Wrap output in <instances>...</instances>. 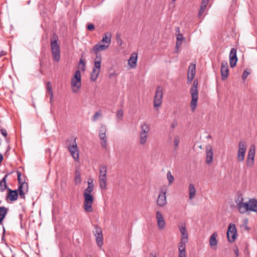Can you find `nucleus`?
Masks as SVG:
<instances>
[{
	"mask_svg": "<svg viewBox=\"0 0 257 257\" xmlns=\"http://www.w3.org/2000/svg\"><path fill=\"white\" fill-rule=\"evenodd\" d=\"M95 60H97L98 61H99L100 62H101V59L100 54H98V53L96 54V58Z\"/></svg>",
	"mask_w": 257,
	"mask_h": 257,
	"instance_id": "nucleus-52",
	"label": "nucleus"
},
{
	"mask_svg": "<svg viewBox=\"0 0 257 257\" xmlns=\"http://www.w3.org/2000/svg\"><path fill=\"white\" fill-rule=\"evenodd\" d=\"M75 182L76 184H79L81 182L80 175L79 173L78 174L76 173V176L75 178Z\"/></svg>",
	"mask_w": 257,
	"mask_h": 257,
	"instance_id": "nucleus-43",
	"label": "nucleus"
},
{
	"mask_svg": "<svg viewBox=\"0 0 257 257\" xmlns=\"http://www.w3.org/2000/svg\"><path fill=\"white\" fill-rule=\"evenodd\" d=\"M86 257H92V256L91 255H87L86 256Z\"/></svg>",
	"mask_w": 257,
	"mask_h": 257,
	"instance_id": "nucleus-62",
	"label": "nucleus"
},
{
	"mask_svg": "<svg viewBox=\"0 0 257 257\" xmlns=\"http://www.w3.org/2000/svg\"><path fill=\"white\" fill-rule=\"evenodd\" d=\"M207 6V4H205L202 3L199 13H198L199 16H200L203 14L204 10L206 9Z\"/></svg>",
	"mask_w": 257,
	"mask_h": 257,
	"instance_id": "nucleus-38",
	"label": "nucleus"
},
{
	"mask_svg": "<svg viewBox=\"0 0 257 257\" xmlns=\"http://www.w3.org/2000/svg\"><path fill=\"white\" fill-rule=\"evenodd\" d=\"M227 236L229 242H233L237 236V231L235 226H228Z\"/></svg>",
	"mask_w": 257,
	"mask_h": 257,
	"instance_id": "nucleus-13",
	"label": "nucleus"
},
{
	"mask_svg": "<svg viewBox=\"0 0 257 257\" xmlns=\"http://www.w3.org/2000/svg\"><path fill=\"white\" fill-rule=\"evenodd\" d=\"M1 132L2 134L3 135V136H4L5 138L7 137V131L5 129L2 128L1 130Z\"/></svg>",
	"mask_w": 257,
	"mask_h": 257,
	"instance_id": "nucleus-49",
	"label": "nucleus"
},
{
	"mask_svg": "<svg viewBox=\"0 0 257 257\" xmlns=\"http://www.w3.org/2000/svg\"><path fill=\"white\" fill-rule=\"evenodd\" d=\"M217 233L216 232H213L210 238H209V245L212 248L216 249L217 245Z\"/></svg>",
	"mask_w": 257,
	"mask_h": 257,
	"instance_id": "nucleus-21",
	"label": "nucleus"
},
{
	"mask_svg": "<svg viewBox=\"0 0 257 257\" xmlns=\"http://www.w3.org/2000/svg\"><path fill=\"white\" fill-rule=\"evenodd\" d=\"M156 257V253L154 252H152L150 253V257Z\"/></svg>",
	"mask_w": 257,
	"mask_h": 257,
	"instance_id": "nucleus-54",
	"label": "nucleus"
},
{
	"mask_svg": "<svg viewBox=\"0 0 257 257\" xmlns=\"http://www.w3.org/2000/svg\"><path fill=\"white\" fill-rule=\"evenodd\" d=\"M81 73L79 70H77L73 77L72 78L71 86L72 91L76 93L81 86Z\"/></svg>",
	"mask_w": 257,
	"mask_h": 257,
	"instance_id": "nucleus-5",
	"label": "nucleus"
},
{
	"mask_svg": "<svg viewBox=\"0 0 257 257\" xmlns=\"http://www.w3.org/2000/svg\"><path fill=\"white\" fill-rule=\"evenodd\" d=\"M137 54L136 53H133L128 61V65L132 68H135L137 66Z\"/></svg>",
	"mask_w": 257,
	"mask_h": 257,
	"instance_id": "nucleus-23",
	"label": "nucleus"
},
{
	"mask_svg": "<svg viewBox=\"0 0 257 257\" xmlns=\"http://www.w3.org/2000/svg\"><path fill=\"white\" fill-rule=\"evenodd\" d=\"M99 186L102 189L106 188V176H99Z\"/></svg>",
	"mask_w": 257,
	"mask_h": 257,
	"instance_id": "nucleus-28",
	"label": "nucleus"
},
{
	"mask_svg": "<svg viewBox=\"0 0 257 257\" xmlns=\"http://www.w3.org/2000/svg\"><path fill=\"white\" fill-rule=\"evenodd\" d=\"M68 149L73 159L75 160H77L79 159V151L75 139H74L72 145H69L68 146Z\"/></svg>",
	"mask_w": 257,
	"mask_h": 257,
	"instance_id": "nucleus-11",
	"label": "nucleus"
},
{
	"mask_svg": "<svg viewBox=\"0 0 257 257\" xmlns=\"http://www.w3.org/2000/svg\"><path fill=\"white\" fill-rule=\"evenodd\" d=\"M107 167L105 165H102L99 167V176H106Z\"/></svg>",
	"mask_w": 257,
	"mask_h": 257,
	"instance_id": "nucleus-33",
	"label": "nucleus"
},
{
	"mask_svg": "<svg viewBox=\"0 0 257 257\" xmlns=\"http://www.w3.org/2000/svg\"><path fill=\"white\" fill-rule=\"evenodd\" d=\"M93 68L98 69L100 70L101 69V62L97 60H95L94 66Z\"/></svg>",
	"mask_w": 257,
	"mask_h": 257,
	"instance_id": "nucleus-41",
	"label": "nucleus"
},
{
	"mask_svg": "<svg viewBox=\"0 0 257 257\" xmlns=\"http://www.w3.org/2000/svg\"><path fill=\"white\" fill-rule=\"evenodd\" d=\"M244 223L245 224H247V223H248V219H247V218H245V219H244Z\"/></svg>",
	"mask_w": 257,
	"mask_h": 257,
	"instance_id": "nucleus-58",
	"label": "nucleus"
},
{
	"mask_svg": "<svg viewBox=\"0 0 257 257\" xmlns=\"http://www.w3.org/2000/svg\"><path fill=\"white\" fill-rule=\"evenodd\" d=\"M100 70L93 68L92 71L90 75V79L92 81H95L97 79Z\"/></svg>",
	"mask_w": 257,
	"mask_h": 257,
	"instance_id": "nucleus-27",
	"label": "nucleus"
},
{
	"mask_svg": "<svg viewBox=\"0 0 257 257\" xmlns=\"http://www.w3.org/2000/svg\"><path fill=\"white\" fill-rule=\"evenodd\" d=\"M237 58L236 56V50L234 48L231 49L229 53V63L231 68H233L236 64Z\"/></svg>",
	"mask_w": 257,
	"mask_h": 257,
	"instance_id": "nucleus-15",
	"label": "nucleus"
},
{
	"mask_svg": "<svg viewBox=\"0 0 257 257\" xmlns=\"http://www.w3.org/2000/svg\"><path fill=\"white\" fill-rule=\"evenodd\" d=\"M67 257H73V256H72V255L70 254V255H68Z\"/></svg>",
	"mask_w": 257,
	"mask_h": 257,
	"instance_id": "nucleus-61",
	"label": "nucleus"
},
{
	"mask_svg": "<svg viewBox=\"0 0 257 257\" xmlns=\"http://www.w3.org/2000/svg\"><path fill=\"white\" fill-rule=\"evenodd\" d=\"M108 47V46L105 44H101L99 43L94 45L91 50V53L97 54L99 52L104 50Z\"/></svg>",
	"mask_w": 257,
	"mask_h": 257,
	"instance_id": "nucleus-19",
	"label": "nucleus"
},
{
	"mask_svg": "<svg viewBox=\"0 0 257 257\" xmlns=\"http://www.w3.org/2000/svg\"><path fill=\"white\" fill-rule=\"evenodd\" d=\"M175 30L177 32L179 33L180 32V28L179 27L176 28Z\"/></svg>",
	"mask_w": 257,
	"mask_h": 257,
	"instance_id": "nucleus-57",
	"label": "nucleus"
},
{
	"mask_svg": "<svg viewBox=\"0 0 257 257\" xmlns=\"http://www.w3.org/2000/svg\"><path fill=\"white\" fill-rule=\"evenodd\" d=\"M87 28L89 31H93L94 30V26L92 24H89L87 25Z\"/></svg>",
	"mask_w": 257,
	"mask_h": 257,
	"instance_id": "nucleus-47",
	"label": "nucleus"
},
{
	"mask_svg": "<svg viewBox=\"0 0 257 257\" xmlns=\"http://www.w3.org/2000/svg\"><path fill=\"white\" fill-rule=\"evenodd\" d=\"M167 188L165 186L160 188L159 190V194L157 200V204L160 207L165 206L167 203L166 192Z\"/></svg>",
	"mask_w": 257,
	"mask_h": 257,
	"instance_id": "nucleus-7",
	"label": "nucleus"
},
{
	"mask_svg": "<svg viewBox=\"0 0 257 257\" xmlns=\"http://www.w3.org/2000/svg\"><path fill=\"white\" fill-rule=\"evenodd\" d=\"M209 1V0H202V3L208 5Z\"/></svg>",
	"mask_w": 257,
	"mask_h": 257,
	"instance_id": "nucleus-55",
	"label": "nucleus"
},
{
	"mask_svg": "<svg viewBox=\"0 0 257 257\" xmlns=\"http://www.w3.org/2000/svg\"><path fill=\"white\" fill-rule=\"evenodd\" d=\"M157 218L158 225H161L162 223H164L163 216L159 212H157Z\"/></svg>",
	"mask_w": 257,
	"mask_h": 257,
	"instance_id": "nucleus-35",
	"label": "nucleus"
},
{
	"mask_svg": "<svg viewBox=\"0 0 257 257\" xmlns=\"http://www.w3.org/2000/svg\"><path fill=\"white\" fill-rule=\"evenodd\" d=\"M106 127L105 125H101L99 128V134H106Z\"/></svg>",
	"mask_w": 257,
	"mask_h": 257,
	"instance_id": "nucleus-42",
	"label": "nucleus"
},
{
	"mask_svg": "<svg viewBox=\"0 0 257 257\" xmlns=\"http://www.w3.org/2000/svg\"><path fill=\"white\" fill-rule=\"evenodd\" d=\"M233 251L235 254L236 255V257H238L239 255V249L237 246H235L233 248Z\"/></svg>",
	"mask_w": 257,
	"mask_h": 257,
	"instance_id": "nucleus-48",
	"label": "nucleus"
},
{
	"mask_svg": "<svg viewBox=\"0 0 257 257\" xmlns=\"http://www.w3.org/2000/svg\"><path fill=\"white\" fill-rule=\"evenodd\" d=\"M140 133V144L145 145L147 141L148 133L150 130V126L147 123H144L141 125Z\"/></svg>",
	"mask_w": 257,
	"mask_h": 257,
	"instance_id": "nucleus-6",
	"label": "nucleus"
},
{
	"mask_svg": "<svg viewBox=\"0 0 257 257\" xmlns=\"http://www.w3.org/2000/svg\"><path fill=\"white\" fill-rule=\"evenodd\" d=\"M111 34L109 33H106L103 36L101 42L105 43L107 45L109 46L111 43Z\"/></svg>",
	"mask_w": 257,
	"mask_h": 257,
	"instance_id": "nucleus-31",
	"label": "nucleus"
},
{
	"mask_svg": "<svg viewBox=\"0 0 257 257\" xmlns=\"http://www.w3.org/2000/svg\"><path fill=\"white\" fill-rule=\"evenodd\" d=\"M10 174L8 173L6 174L4 178L2 180L0 181V191L3 192L4 190L7 189V178Z\"/></svg>",
	"mask_w": 257,
	"mask_h": 257,
	"instance_id": "nucleus-25",
	"label": "nucleus"
},
{
	"mask_svg": "<svg viewBox=\"0 0 257 257\" xmlns=\"http://www.w3.org/2000/svg\"><path fill=\"white\" fill-rule=\"evenodd\" d=\"M180 142V138L179 136L176 135L173 139V145L174 146V151L177 152L178 150L179 144Z\"/></svg>",
	"mask_w": 257,
	"mask_h": 257,
	"instance_id": "nucleus-32",
	"label": "nucleus"
},
{
	"mask_svg": "<svg viewBox=\"0 0 257 257\" xmlns=\"http://www.w3.org/2000/svg\"><path fill=\"white\" fill-rule=\"evenodd\" d=\"M181 44L182 43H180L179 42L176 43V49L177 51H178L179 49Z\"/></svg>",
	"mask_w": 257,
	"mask_h": 257,
	"instance_id": "nucleus-51",
	"label": "nucleus"
},
{
	"mask_svg": "<svg viewBox=\"0 0 257 257\" xmlns=\"http://www.w3.org/2000/svg\"><path fill=\"white\" fill-rule=\"evenodd\" d=\"M162 98L163 88L161 86H158L157 88L154 99V106L155 107L161 106L162 102Z\"/></svg>",
	"mask_w": 257,
	"mask_h": 257,
	"instance_id": "nucleus-9",
	"label": "nucleus"
},
{
	"mask_svg": "<svg viewBox=\"0 0 257 257\" xmlns=\"http://www.w3.org/2000/svg\"><path fill=\"white\" fill-rule=\"evenodd\" d=\"M180 231L182 235V238L180 242H183L186 243L188 241V232L185 226H181L180 228Z\"/></svg>",
	"mask_w": 257,
	"mask_h": 257,
	"instance_id": "nucleus-22",
	"label": "nucleus"
},
{
	"mask_svg": "<svg viewBox=\"0 0 257 257\" xmlns=\"http://www.w3.org/2000/svg\"><path fill=\"white\" fill-rule=\"evenodd\" d=\"M93 233L96 237V242L98 247H101L103 244L102 230L99 226H95Z\"/></svg>",
	"mask_w": 257,
	"mask_h": 257,
	"instance_id": "nucleus-10",
	"label": "nucleus"
},
{
	"mask_svg": "<svg viewBox=\"0 0 257 257\" xmlns=\"http://www.w3.org/2000/svg\"><path fill=\"white\" fill-rule=\"evenodd\" d=\"M8 193L7 194V198L11 201H16L18 198V190H12L10 188L8 189Z\"/></svg>",
	"mask_w": 257,
	"mask_h": 257,
	"instance_id": "nucleus-20",
	"label": "nucleus"
},
{
	"mask_svg": "<svg viewBox=\"0 0 257 257\" xmlns=\"http://www.w3.org/2000/svg\"><path fill=\"white\" fill-rule=\"evenodd\" d=\"M176 39H177L176 42H179L180 43H182V41L183 40L184 38H183V35L182 34H181L180 33H178L176 35Z\"/></svg>",
	"mask_w": 257,
	"mask_h": 257,
	"instance_id": "nucleus-44",
	"label": "nucleus"
},
{
	"mask_svg": "<svg viewBox=\"0 0 257 257\" xmlns=\"http://www.w3.org/2000/svg\"><path fill=\"white\" fill-rule=\"evenodd\" d=\"M239 211L244 213L248 211L257 212V200L254 198L250 199L247 202H243L242 196H238L236 200Z\"/></svg>",
	"mask_w": 257,
	"mask_h": 257,
	"instance_id": "nucleus-1",
	"label": "nucleus"
},
{
	"mask_svg": "<svg viewBox=\"0 0 257 257\" xmlns=\"http://www.w3.org/2000/svg\"><path fill=\"white\" fill-rule=\"evenodd\" d=\"M8 213V209L4 206L0 207V224Z\"/></svg>",
	"mask_w": 257,
	"mask_h": 257,
	"instance_id": "nucleus-29",
	"label": "nucleus"
},
{
	"mask_svg": "<svg viewBox=\"0 0 257 257\" xmlns=\"http://www.w3.org/2000/svg\"><path fill=\"white\" fill-rule=\"evenodd\" d=\"M29 187L28 184L25 181L21 184L19 185L18 190L19 192L20 197L22 199L25 198V194L28 192Z\"/></svg>",
	"mask_w": 257,
	"mask_h": 257,
	"instance_id": "nucleus-16",
	"label": "nucleus"
},
{
	"mask_svg": "<svg viewBox=\"0 0 257 257\" xmlns=\"http://www.w3.org/2000/svg\"><path fill=\"white\" fill-rule=\"evenodd\" d=\"M198 86V81L195 80L193 82L192 86L190 89V93L191 95V101L190 103V106L191 107L192 111H194L195 109L197 103L198 99V92L197 89Z\"/></svg>",
	"mask_w": 257,
	"mask_h": 257,
	"instance_id": "nucleus-4",
	"label": "nucleus"
},
{
	"mask_svg": "<svg viewBox=\"0 0 257 257\" xmlns=\"http://www.w3.org/2000/svg\"><path fill=\"white\" fill-rule=\"evenodd\" d=\"M185 244L183 242H180L179 245V257H186Z\"/></svg>",
	"mask_w": 257,
	"mask_h": 257,
	"instance_id": "nucleus-24",
	"label": "nucleus"
},
{
	"mask_svg": "<svg viewBox=\"0 0 257 257\" xmlns=\"http://www.w3.org/2000/svg\"><path fill=\"white\" fill-rule=\"evenodd\" d=\"M85 62L82 58L79 60V67L81 69L82 71H84L85 70Z\"/></svg>",
	"mask_w": 257,
	"mask_h": 257,
	"instance_id": "nucleus-36",
	"label": "nucleus"
},
{
	"mask_svg": "<svg viewBox=\"0 0 257 257\" xmlns=\"http://www.w3.org/2000/svg\"><path fill=\"white\" fill-rule=\"evenodd\" d=\"M99 137L101 140V145L102 147L106 148L107 146V139L106 134H99Z\"/></svg>",
	"mask_w": 257,
	"mask_h": 257,
	"instance_id": "nucleus-30",
	"label": "nucleus"
},
{
	"mask_svg": "<svg viewBox=\"0 0 257 257\" xmlns=\"http://www.w3.org/2000/svg\"><path fill=\"white\" fill-rule=\"evenodd\" d=\"M196 72V64L191 63L188 70L187 83H190L193 80Z\"/></svg>",
	"mask_w": 257,
	"mask_h": 257,
	"instance_id": "nucleus-14",
	"label": "nucleus"
},
{
	"mask_svg": "<svg viewBox=\"0 0 257 257\" xmlns=\"http://www.w3.org/2000/svg\"><path fill=\"white\" fill-rule=\"evenodd\" d=\"M123 116V112L122 109L118 110L116 113V117L118 119L122 120Z\"/></svg>",
	"mask_w": 257,
	"mask_h": 257,
	"instance_id": "nucleus-40",
	"label": "nucleus"
},
{
	"mask_svg": "<svg viewBox=\"0 0 257 257\" xmlns=\"http://www.w3.org/2000/svg\"><path fill=\"white\" fill-rule=\"evenodd\" d=\"M47 89L48 90L49 94L50 95V101L51 102L53 97V93L51 82L49 81L47 82Z\"/></svg>",
	"mask_w": 257,
	"mask_h": 257,
	"instance_id": "nucleus-34",
	"label": "nucleus"
},
{
	"mask_svg": "<svg viewBox=\"0 0 257 257\" xmlns=\"http://www.w3.org/2000/svg\"><path fill=\"white\" fill-rule=\"evenodd\" d=\"M159 228L160 230L163 229H164V226H162V225L159 226Z\"/></svg>",
	"mask_w": 257,
	"mask_h": 257,
	"instance_id": "nucleus-59",
	"label": "nucleus"
},
{
	"mask_svg": "<svg viewBox=\"0 0 257 257\" xmlns=\"http://www.w3.org/2000/svg\"><path fill=\"white\" fill-rule=\"evenodd\" d=\"M3 233H4V234H5V228H4V226H3Z\"/></svg>",
	"mask_w": 257,
	"mask_h": 257,
	"instance_id": "nucleus-60",
	"label": "nucleus"
},
{
	"mask_svg": "<svg viewBox=\"0 0 257 257\" xmlns=\"http://www.w3.org/2000/svg\"><path fill=\"white\" fill-rule=\"evenodd\" d=\"M17 175H18V180L19 182V185L22 184V183H23L22 179H21V173L20 171H17Z\"/></svg>",
	"mask_w": 257,
	"mask_h": 257,
	"instance_id": "nucleus-45",
	"label": "nucleus"
},
{
	"mask_svg": "<svg viewBox=\"0 0 257 257\" xmlns=\"http://www.w3.org/2000/svg\"><path fill=\"white\" fill-rule=\"evenodd\" d=\"M116 41H117V43L119 45H121L122 42H121V40H120V37L119 36H117V37H116Z\"/></svg>",
	"mask_w": 257,
	"mask_h": 257,
	"instance_id": "nucleus-53",
	"label": "nucleus"
},
{
	"mask_svg": "<svg viewBox=\"0 0 257 257\" xmlns=\"http://www.w3.org/2000/svg\"><path fill=\"white\" fill-rule=\"evenodd\" d=\"M246 150V145L244 141H240L238 143V150L237 155V159L239 162H243Z\"/></svg>",
	"mask_w": 257,
	"mask_h": 257,
	"instance_id": "nucleus-8",
	"label": "nucleus"
},
{
	"mask_svg": "<svg viewBox=\"0 0 257 257\" xmlns=\"http://www.w3.org/2000/svg\"><path fill=\"white\" fill-rule=\"evenodd\" d=\"M115 75H116V74L115 73H111L109 75V77L112 78V77L115 76Z\"/></svg>",
	"mask_w": 257,
	"mask_h": 257,
	"instance_id": "nucleus-56",
	"label": "nucleus"
},
{
	"mask_svg": "<svg viewBox=\"0 0 257 257\" xmlns=\"http://www.w3.org/2000/svg\"><path fill=\"white\" fill-rule=\"evenodd\" d=\"M19 217L21 219L22 215H20Z\"/></svg>",
	"mask_w": 257,
	"mask_h": 257,
	"instance_id": "nucleus-64",
	"label": "nucleus"
},
{
	"mask_svg": "<svg viewBox=\"0 0 257 257\" xmlns=\"http://www.w3.org/2000/svg\"><path fill=\"white\" fill-rule=\"evenodd\" d=\"M206 162L208 164H210L212 162L213 152L212 149L210 145H208L206 147Z\"/></svg>",
	"mask_w": 257,
	"mask_h": 257,
	"instance_id": "nucleus-18",
	"label": "nucleus"
},
{
	"mask_svg": "<svg viewBox=\"0 0 257 257\" xmlns=\"http://www.w3.org/2000/svg\"><path fill=\"white\" fill-rule=\"evenodd\" d=\"M229 225H234V224H232V223H229Z\"/></svg>",
	"mask_w": 257,
	"mask_h": 257,
	"instance_id": "nucleus-63",
	"label": "nucleus"
},
{
	"mask_svg": "<svg viewBox=\"0 0 257 257\" xmlns=\"http://www.w3.org/2000/svg\"><path fill=\"white\" fill-rule=\"evenodd\" d=\"M255 156V147L252 145L249 148V150L248 152L247 159H246V165L249 167H251L254 164V159Z\"/></svg>",
	"mask_w": 257,
	"mask_h": 257,
	"instance_id": "nucleus-12",
	"label": "nucleus"
},
{
	"mask_svg": "<svg viewBox=\"0 0 257 257\" xmlns=\"http://www.w3.org/2000/svg\"><path fill=\"white\" fill-rule=\"evenodd\" d=\"M167 177L169 181V184L170 185L173 182L174 179L173 176L171 174V172L170 171H168Z\"/></svg>",
	"mask_w": 257,
	"mask_h": 257,
	"instance_id": "nucleus-37",
	"label": "nucleus"
},
{
	"mask_svg": "<svg viewBox=\"0 0 257 257\" xmlns=\"http://www.w3.org/2000/svg\"><path fill=\"white\" fill-rule=\"evenodd\" d=\"M93 179H89L88 180L87 183H88V186H90L92 187V189H94V185L93 183Z\"/></svg>",
	"mask_w": 257,
	"mask_h": 257,
	"instance_id": "nucleus-46",
	"label": "nucleus"
},
{
	"mask_svg": "<svg viewBox=\"0 0 257 257\" xmlns=\"http://www.w3.org/2000/svg\"><path fill=\"white\" fill-rule=\"evenodd\" d=\"M248 73L246 71V70H244L243 72V74H242V77L243 79H245L247 75H248Z\"/></svg>",
	"mask_w": 257,
	"mask_h": 257,
	"instance_id": "nucleus-50",
	"label": "nucleus"
},
{
	"mask_svg": "<svg viewBox=\"0 0 257 257\" xmlns=\"http://www.w3.org/2000/svg\"><path fill=\"white\" fill-rule=\"evenodd\" d=\"M101 116V113L100 112V111H97L95 113V114H94L92 118V120L93 121H95L98 117H100Z\"/></svg>",
	"mask_w": 257,
	"mask_h": 257,
	"instance_id": "nucleus-39",
	"label": "nucleus"
},
{
	"mask_svg": "<svg viewBox=\"0 0 257 257\" xmlns=\"http://www.w3.org/2000/svg\"><path fill=\"white\" fill-rule=\"evenodd\" d=\"M58 41V36L56 34H53L51 38V49L53 59L56 62H59L61 57L60 49Z\"/></svg>",
	"mask_w": 257,
	"mask_h": 257,
	"instance_id": "nucleus-3",
	"label": "nucleus"
},
{
	"mask_svg": "<svg viewBox=\"0 0 257 257\" xmlns=\"http://www.w3.org/2000/svg\"><path fill=\"white\" fill-rule=\"evenodd\" d=\"M220 71L222 79L225 80L228 75V65L226 61L222 62Z\"/></svg>",
	"mask_w": 257,
	"mask_h": 257,
	"instance_id": "nucleus-17",
	"label": "nucleus"
},
{
	"mask_svg": "<svg viewBox=\"0 0 257 257\" xmlns=\"http://www.w3.org/2000/svg\"><path fill=\"white\" fill-rule=\"evenodd\" d=\"M93 189L91 187L88 186L83 191V197L84 198L83 202V208L84 210L87 212H91L93 211L92 205L94 198L91 194Z\"/></svg>",
	"mask_w": 257,
	"mask_h": 257,
	"instance_id": "nucleus-2",
	"label": "nucleus"
},
{
	"mask_svg": "<svg viewBox=\"0 0 257 257\" xmlns=\"http://www.w3.org/2000/svg\"><path fill=\"white\" fill-rule=\"evenodd\" d=\"M188 191H189V198L190 200H192L193 199L196 195V191L195 188V186L193 184H190L189 185V188H188Z\"/></svg>",
	"mask_w": 257,
	"mask_h": 257,
	"instance_id": "nucleus-26",
	"label": "nucleus"
}]
</instances>
